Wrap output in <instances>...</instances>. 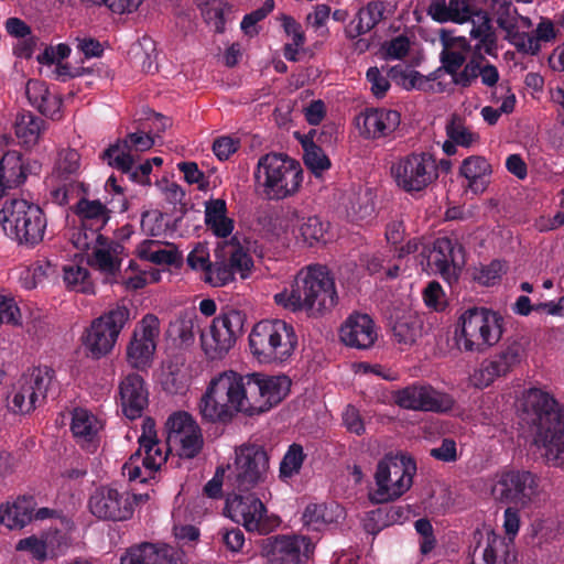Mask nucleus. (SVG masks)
Segmentation results:
<instances>
[{"mask_svg": "<svg viewBox=\"0 0 564 564\" xmlns=\"http://www.w3.org/2000/svg\"><path fill=\"white\" fill-rule=\"evenodd\" d=\"M34 501L32 498L20 497L12 503L0 506V523L9 529H21L33 519Z\"/></svg>", "mask_w": 564, "mask_h": 564, "instance_id": "31", "label": "nucleus"}, {"mask_svg": "<svg viewBox=\"0 0 564 564\" xmlns=\"http://www.w3.org/2000/svg\"><path fill=\"white\" fill-rule=\"evenodd\" d=\"M135 150L130 145L128 134L124 139L117 140L110 144L101 154V159L107 161L108 165L117 170H128L129 164H135Z\"/></svg>", "mask_w": 564, "mask_h": 564, "instance_id": "40", "label": "nucleus"}, {"mask_svg": "<svg viewBox=\"0 0 564 564\" xmlns=\"http://www.w3.org/2000/svg\"><path fill=\"white\" fill-rule=\"evenodd\" d=\"M326 230L327 228L322 220L318 217L313 216L308 217L301 224L300 236L305 243L313 246L324 241Z\"/></svg>", "mask_w": 564, "mask_h": 564, "instance_id": "51", "label": "nucleus"}, {"mask_svg": "<svg viewBox=\"0 0 564 564\" xmlns=\"http://www.w3.org/2000/svg\"><path fill=\"white\" fill-rule=\"evenodd\" d=\"M416 470L415 462L403 454L389 453L379 460L375 474L377 489L370 494L375 503L393 501L408 491Z\"/></svg>", "mask_w": 564, "mask_h": 564, "instance_id": "8", "label": "nucleus"}, {"mask_svg": "<svg viewBox=\"0 0 564 564\" xmlns=\"http://www.w3.org/2000/svg\"><path fill=\"white\" fill-rule=\"evenodd\" d=\"M159 241L144 240L139 249V257L149 260L155 264H176L181 261L182 257L176 249H158L153 247L159 246Z\"/></svg>", "mask_w": 564, "mask_h": 564, "instance_id": "44", "label": "nucleus"}, {"mask_svg": "<svg viewBox=\"0 0 564 564\" xmlns=\"http://www.w3.org/2000/svg\"><path fill=\"white\" fill-rule=\"evenodd\" d=\"M239 140L231 137H219L213 143V151L220 161H226L239 148Z\"/></svg>", "mask_w": 564, "mask_h": 564, "instance_id": "60", "label": "nucleus"}, {"mask_svg": "<svg viewBox=\"0 0 564 564\" xmlns=\"http://www.w3.org/2000/svg\"><path fill=\"white\" fill-rule=\"evenodd\" d=\"M427 264L447 281L457 279L465 265L464 247L448 237L437 238L429 252Z\"/></svg>", "mask_w": 564, "mask_h": 564, "instance_id": "22", "label": "nucleus"}, {"mask_svg": "<svg viewBox=\"0 0 564 564\" xmlns=\"http://www.w3.org/2000/svg\"><path fill=\"white\" fill-rule=\"evenodd\" d=\"M343 517L344 510L335 502L329 505L311 503L305 508L303 522L307 528L319 531L327 524L338 522Z\"/></svg>", "mask_w": 564, "mask_h": 564, "instance_id": "34", "label": "nucleus"}, {"mask_svg": "<svg viewBox=\"0 0 564 564\" xmlns=\"http://www.w3.org/2000/svg\"><path fill=\"white\" fill-rule=\"evenodd\" d=\"M491 8L498 26L511 37L518 24L517 9L510 0H492Z\"/></svg>", "mask_w": 564, "mask_h": 564, "instance_id": "43", "label": "nucleus"}, {"mask_svg": "<svg viewBox=\"0 0 564 564\" xmlns=\"http://www.w3.org/2000/svg\"><path fill=\"white\" fill-rule=\"evenodd\" d=\"M120 564H187L183 552L167 544L142 542L127 549Z\"/></svg>", "mask_w": 564, "mask_h": 564, "instance_id": "23", "label": "nucleus"}, {"mask_svg": "<svg viewBox=\"0 0 564 564\" xmlns=\"http://www.w3.org/2000/svg\"><path fill=\"white\" fill-rule=\"evenodd\" d=\"M70 241L73 246L80 251L88 250L94 242H97L98 246L107 245L106 237L99 234L98 230L90 229L84 225L73 230Z\"/></svg>", "mask_w": 564, "mask_h": 564, "instance_id": "49", "label": "nucleus"}, {"mask_svg": "<svg viewBox=\"0 0 564 564\" xmlns=\"http://www.w3.org/2000/svg\"><path fill=\"white\" fill-rule=\"evenodd\" d=\"M237 238L234 237L225 246V252L229 254V267L232 272H239L241 278H246L247 273L251 270L253 265V261L251 257L246 252L237 242Z\"/></svg>", "mask_w": 564, "mask_h": 564, "instance_id": "47", "label": "nucleus"}, {"mask_svg": "<svg viewBox=\"0 0 564 564\" xmlns=\"http://www.w3.org/2000/svg\"><path fill=\"white\" fill-rule=\"evenodd\" d=\"M341 341L351 348L368 349L377 339L373 321L367 314H352L340 327Z\"/></svg>", "mask_w": 564, "mask_h": 564, "instance_id": "26", "label": "nucleus"}, {"mask_svg": "<svg viewBox=\"0 0 564 564\" xmlns=\"http://www.w3.org/2000/svg\"><path fill=\"white\" fill-rule=\"evenodd\" d=\"M188 433L177 438L173 436L174 442L172 446H178V455L183 458H194L200 451L204 444L203 435L199 426L187 431Z\"/></svg>", "mask_w": 564, "mask_h": 564, "instance_id": "46", "label": "nucleus"}, {"mask_svg": "<svg viewBox=\"0 0 564 564\" xmlns=\"http://www.w3.org/2000/svg\"><path fill=\"white\" fill-rule=\"evenodd\" d=\"M512 43L517 46L518 51L535 55L541 50L539 39L529 33L514 32L512 35Z\"/></svg>", "mask_w": 564, "mask_h": 564, "instance_id": "61", "label": "nucleus"}, {"mask_svg": "<svg viewBox=\"0 0 564 564\" xmlns=\"http://www.w3.org/2000/svg\"><path fill=\"white\" fill-rule=\"evenodd\" d=\"M119 395L123 414L130 420L141 417L149 403L143 378L137 373L128 375L119 384Z\"/></svg>", "mask_w": 564, "mask_h": 564, "instance_id": "24", "label": "nucleus"}, {"mask_svg": "<svg viewBox=\"0 0 564 564\" xmlns=\"http://www.w3.org/2000/svg\"><path fill=\"white\" fill-rule=\"evenodd\" d=\"M387 527H389V523L383 514V509L381 508L368 512L364 520V529L367 533L372 535H376Z\"/></svg>", "mask_w": 564, "mask_h": 564, "instance_id": "62", "label": "nucleus"}, {"mask_svg": "<svg viewBox=\"0 0 564 564\" xmlns=\"http://www.w3.org/2000/svg\"><path fill=\"white\" fill-rule=\"evenodd\" d=\"M99 429V422L94 414L84 409L74 410L70 430L77 443H79L83 447H95L94 443Z\"/></svg>", "mask_w": 564, "mask_h": 564, "instance_id": "33", "label": "nucleus"}, {"mask_svg": "<svg viewBox=\"0 0 564 564\" xmlns=\"http://www.w3.org/2000/svg\"><path fill=\"white\" fill-rule=\"evenodd\" d=\"M395 185L408 194L426 189L438 177L437 165L427 152H412L398 158L390 166Z\"/></svg>", "mask_w": 564, "mask_h": 564, "instance_id": "9", "label": "nucleus"}, {"mask_svg": "<svg viewBox=\"0 0 564 564\" xmlns=\"http://www.w3.org/2000/svg\"><path fill=\"white\" fill-rule=\"evenodd\" d=\"M343 422L350 433H355L357 435H362L365 433L364 421L359 411L355 406L348 405L346 408L343 413Z\"/></svg>", "mask_w": 564, "mask_h": 564, "instance_id": "64", "label": "nucleus"}, {"mask_svg": "<svg viewBox=\"0 0 564 564\" xmlns=\"http://www.w3.org/2000/svg\"><path fill=\"white\" fill-rule=\"evenodd\" d=\"M197 426L196 422L193 417L186 412H175L167 419L165 423L166 430V444L169 449L172 448V443L174 442L173 436L177 435V438L182 435L188 433L187 431Z\"/></svg>", "mask_w": 564, "mask_h": 564, "instance_id": "48", "label": "nucleus"}, {"mask_svg": "<svg viewBox=\"0 0 564 564\" xmlns=\"http://www.w3.org/2000/svg\"><path fill=\"white\" fill-rule=\"evenodd\" d=\"M313 544L306 536L275 535L263 541L262 552L269 562L301 564L313 553Z\"/></svg>", "mask_w": 564, "mask_h": 564, "instance_id": "19", "label": "nucleus"}, {"mask_svg": "<svg viewBox=\"0 0 564 564\" xmlns=\"http://www.w3.org/2000/svg\"><path fill=\"white\" fill-rule=\"evenodd\" d=\"M254 177L268 199L280 200L297 193L303 170L286 154L268 153L259 159Z\"/></svg>", "mask_w": 564, "mask_h": 564, "instance_id": "6", "label": "nucleus"}, {"mask_svg": "<svg viewBox=\"0 0 564 564\" xmlns=\"http://www.w3.org/2000/svg\"><path fill=\"white\" fill-rule=\"evenodd\" d=\"M232 280L234 272L224 261L210 263L204 274V281L213 286H223Z\"/></svg>", "mask_w": 564, "mask_h": 564, "instance_id": "52", "label": "nucleus"}, {"mask_svg": "<svg viewBox=\"0 0 564 564\" xmlns=\"http://www.w3.org/2000/svg\"><path fill=\"white\" fill-rule=\"evenodd\" d=\"M442 67L449 75H455L456 72L463 66L466 61V56L463 52L443 47L440 56Z\"/></svg>", "mask_w": 564, "mask_h": 564, "instance_id": "57", "label": "nucleus"}, {"mask_svg": "<svg viewBox=\"0 0 564 564\" xmlns=\"http://www.w3.org/2000/svg\"><path fill=\"white\" fill-rule=\"evenodd\" d=\"M245 314L236 310L221 313L213 319L207 332L200 333L202 348L207 358H223L235 345L243 332Z\"/></svg>", "mask_w": 564, "mask_h": 564, "instance_id": "10", "label": "nucleus"}, {"mask_svg": "<svg viewBox=\"0 0 564 564\" xmlns=\"http://www.w3.org/2000/svg\"><path fill=\"white\" fill-rule=\"evenodd\" d=\"M302 147L304 150L303 161L316 176L330 167V161L321 147L306 139L302 141Z\"/></svg>", "mask_w": 564, "mask_h": 564, "instance_id": "45", "label": "nucleus"}, {"mask_svg": "<svg viewBox=\"0 0 564 564\" xmlns=\"http://www.w3.org/2000/svg\"><path fill=\"white\" fill-rule=\"evenodd\" d=\"M129 319L130 310L124 304H118L93 322L85 345L96 358L108 354Z\"/></svg>", "mask_w": 564, "mask_h": 564, "instance_id": "12", "label": "nucleus"}, {"mask_svg": "<svg viewBox=\"0 0 564 564\" xmlns=\"http://www.w3.org/2000/svg\"><path fill=\"white\" fill-rule=\"evenodd\" d=\"M225 511L238 524L249 532L268 534L271 531L267 520V508L254 494H234L226 500Z\"/></svg>", "mask_w": 564, "mask_h": 564, "instance_id": "15", "label": "nucleus"}, {"mask_svg": "<svg viewBox=\"0 0 564 564\" xmlns=\"http://www.w3.org/2000/svg\"><path fill=\"white\" fill-rule=\"evenodd\" d=\"M456 344L466 352L484 354L499 343L503 333L502 316L486 307H469L458 318Z\"/></svg>", "mask_w": 564, "mask_h": 564, "instance_id": "5", "label": "nucleus"}, {"mask_svg": "<svg viewBox=\"0 0 564 564\" xmlns=\"http://www.w3.org/2000/svg\"><path fill=\"white\" fill-rule=\"evenodd\" d=\"M446 132L448 138L459 145L469 147L474 141L473 133L463 126L456 115L452 117L451 122L446 126Z\"/></svg>", "mask_w": 564, "mask_h": 564, "instance_id": "55", "label": "nucleus"}, {"mask_svg": "<svg viewBox=\"0 0 564 564\" xmlns=\"http://www.w3.org/2000/svg\"><path fill=\"white\" fill-rule=\"evenodd\" d=\"M212 380L217 388H224V397L235 411L247 416L260 415L278 405L291 387L286 376H241L232 370L224 371Z\"/></svg>", "mask_w": 564, "mask_h": 564, "instance_id": "1", "label": "nucleus"}, {"mask_svg": "<svg viewBox=\"0 0 564 564\" xmlns=\"http://www.w3.org/2000/svg\"><path fill=\"white\" fill-rule=\"evenodd\" d=\"M63 271L64 281L68 286H79L78 290L83 293L90 291V284L88 282L89 272L87 269L79 265H66Z\"/></svg>", "mask_w": 564, "mask_h": 564, "instance_id": "53", "label": "nucleus"}, {"mask_svg": "<svg viewBox=\"0 0 564 564\" xmlns=\"http://www.w3.org/2000/svg\"><path fill=\"white\" fill-rule=\"evenodd\" d=\"M275 302L293 312L304 311L319 316L330 311L338 301L335 281L327 267L311 264L301 269L290 291L278 293Z\"/></svg>", "mask_w": 564, "mask_h": 564, "instance_id": "3", "label": "nucleus"}, {"mask_svg": "<svg viewBox=\"0 0 564 564\" xmlns=\"http://www.w3.org/2000/svg\"><path fill=\"white\" fill-rule=\"evenodd\" d=\"M511 543L505 538L488 534L486 544H478L473 553L470 564H513L516 555L511 551Z\"/></svg>", "mask_w": 564, "mask_h": 564, "instance_id": "28", "label": "nucleus"}, {"mask_svg": "<svg viewBox=\"0 0 564 564\" xmlns=\"http://www.w3.org/2000/svg\"><path fill=\"white\" fill-rule=\"evenodd\" d=\"M401 117L395 110L369 109L357 118L360 134L367 139H379L394 132Z\"/></svg>", "mask_w": 564, "mask_h": 564, "instance_id": "25", "label": "nucleus"}, {"mask_svg": "<svg viewBox=\"0 0 564 564\" xmlns=\"http://www.w3.org/2000/svg\"><path fill=\"white\" fill-rule=\"evenodd\" d=\"M178 170L184 173V178L188 184H198L199 189H206L207 183L204 182V173L199 171L195 162H181Z\"/></svg>", "mask_w": 564, "mask_h": 564, "instance_id": "63", "label": "nucleus"}, {"mask_svg": "<svg viewBox=\"0 0 564 564\" xmlns=\"http://www.w3.org/2000/svg\"><path fill=\"white\" fill-rule=\"evenodd\" d=\"M2 324L20 325L21 313L13 299L0 295V325Z\"/></svg>", "mask_w": 564, "mask_h": 564, "instance_id": "56", "label": "nucleus"}, {"mask_svg": "<svg viewBox=\"0 0 564 564\" xmlns=\"http://www.w3.org/2000/svg\"><path fill=\"white\" fill-rule=\"evenodd\" d=\"M224 395V388H217L212 380L198 405L203 420L209 423L231 422L237 412Z\"/></svg>", "mask_w": 564, "mask_h": 564, "instance_id": "27", "label": "nucleus"}, {"mask_svg": "<svg viewBox=\"0 0 564 564\" xmlns=\"http://www.w3.org/2000/svg\"><path fill=\"white\" fill-rule=\"evenodd\" d=\"M90 512L100 520L124 521L132 517L133 505L127 492L111 487H100L88 501Z\"/></svg>", "mask_w": 564, "mask_h": 564, "instance_id": "20", "label": "nucleus"}, {"mask_svg": "<svg viewBox=\"0 0 564 564\" xmlns=\"http://www.w3.org/2000/svg\"><path fill=\"white\" fill-rule=\"evenodd\" d=\"M393 401L402 409L414 411L447 412L454 405L448 394L424 384H411L395 391Z\"/></svg>", "mask_w": 564, "mask_h": 564, "instance_id": "17", "label": "nucleus"}, {"mask_svg": "<svg viewBox=\"0 0 564 564\" xmlns=\"http://www.w3.org/2000/svg\"><path fill=\"white\" fill-rule=\"evenodd\" d=\"M44 121L32 112H21L15 118L17 137L26 145L37 143Z\"/></svg>", "mask_w": 564, "mask_h": 564, "instance_id": "41", "label": "nucleus"}, {"mask_svg": "<svg viewBox=\"0 0 564 564\" xmlns=\"http://www.w3.org/2000/svg\"><path fill=\"white\" fill-rule=\"evenodd\" d=\"M79 167L80 154L76 150L65 149L58 152L51 176L56 181H67L78 173Z\"/></svg>", "mask_w": 564, "mask_h": 564, "instance_id": "42", "label": "nucleus"}, {"mask_svg": "<svg viewBox=\"0 0 564 564\" xmlns=\"http://www.w3.org/2000/svg\"><path fill=\"white\" fill-rule=\"evenodd\" d=\"M26 97L42 115L52 119L59 118L62 99L59 96L51 94L44 82L31 79L25 87Z\"/></svg>", "mask_w": 564, "mask_h": 564, "instance_id": "30", "label": "nucleus"}, {"mask_svg": "<svg viewBox=\"0 0 564 564\" xmlns=\"http://www.w3.org/2000/svg\"><path fill=\"white\" fill-rule=\"evenodd\" d=\"M145 442L122 467L123 475H127L129 480L140 479V482H147L153 479L154 474L167 459V453L162 452L159 441Z\"/></svg>", "mask_w": 564, "mask_h": 564, "instance_id": "21", "label": "nucleus"}, {"mask_svg": "<svg viewBox=\"0 0 564 564\" xmlns=\"http://www.w3.org/2000/svg\"><path fill=\"white\" fill-rule=\"evenodd\" d=\"M15 549L18 551H28L33 555V557L40 561H44L46 558V543L37 539L35 535L20 540Z\"/></svg>", "mask_w": 564, "mask_h": 564, "instance_id": "59", "label": "nucleus"}, {"mask_svg": "<svg viewBox=\"0 0 564 564\" xmlns=\"http://www.w3.org/2000/svg\"><path fill=\"white\" fill-rule=\"evenodd\" d=\"M75 213L80 217L82 225L100 231L110 219V210L100 200L82 198L76 205Z\"/></svg>", "mask_w": 564, "mask_h": 564, "instance_id": "37", "label": "nucleus"}, {"mask_svg": "<svg viewBox=\"0 0 564 564\" xmlns=\"http://www.w3.org/2000/svg\"><path fill=\"white\" fill-rule=\"evenodd\" d=\"M469 21L473 24L469 32L470 37L478 40L475 50L477 52L484 50L485 53L491 55L497 48V34L489 14L480 9Z\"/></svg>", "mask_w": 564, "mask_h": 564, "instance_id": "32", "label": "nucleus"}, {"mask_svg": "<svg viewBox=\"0 0 564 564\" xmlns=\"http://www.w3.org/2000/svg\"><path fill=\"white\" fill-rule=\"evenodd\" d=\"M205 224L218 237H228L234 229V220L227 217V205L221 198L205 203Z\"/></svg>", "mask_w": 564, "mask_h": 564, "instance_id": "35", "label": "nucleus"}, {"mask_svg": "<svg viewBox=\"0 0 564 564\" xmlns=\"http://www.w3.org/2000/svg\"><path fill=\"white\" fill-rule=\"evenodd\" d=\"M451 21L464 23L469 21L480 9H477L471 0H449Z\"/></svg>", "mask_w": 564, "mask_h": 564, "instance_id": "54", "label": "nucleus"}, {"mask_svg": "<svg viewBox=\"0 0 564 564\" xmlns=\"http://www.w3.org/2000/svg\"><path fill=\"white\" fill-rule=\"evenodd\" d=\"M525 356L522 343L514 338L507 339L499 351L482 361L478 371V384L487 387L499 377H505L518 367Z\"/></svg>", "mask_w": 564, "mask_h": 564, "instance_id": "18", "label": "nucleus"}, {"mask_svg": "<svg viewBox=\"0 0 564 564\" xmlns=\"http://www.w3.org/2000/svg\"><path fill=\"white\" fill-rule=\"evenodd\" d=\"M234 482L239 492H247L265 480L269 455L259 444H242L236 448Z\"/></svg>", "mask_w": 564, "mask_h": 564, "instance_id": "11", "label": "nucleus"}, {"mask_svg": "<svg viewBox=\"0 0 564 564\" xmlns=\"http://www.w3.org/2000/svg\"><path fill=\"white\" fill-rule=\"evenodd\" d=\"M459 172L469 181V188L477 193L485 189L484 178L489 176L492 170L484 156L473 155L463 161Z\"/></svg>", "mask_w": 564, "mask_h": 564, "instance_id": "38", "label": "nucleus"}, {"mask_svg": "<svg viewBox=\"0 0 564 564\" xmlns=\"http://www.w3.org/2000/svg\"><path fill=\"white\" fill-rule=\"evenodd\" d=\"M36 167H40L37 162H34L33 165H25L20 153L15 151L7 152L0 159V197L4 195L7 189L23 184L28 173Z\"/></svg>", "mask_w": 564, "mask_h": 564, "instance_id": "29", "label": "nucleus"}, {"mask_svg": "<svg viewBox=\"0 0 564 564\" xmlns=\"http://www.w3.org/2000/svg\"><path fill=\"white\" fill-rule=\"evenodd\" d=\"M0 224L19 246L34 247L43 241L47 220L39 205L13 198L6 200L0 209Z\"/></svg>", "mask_w": 564, "mask_h": 564, "instance_id": "7", "label": "nucleus"}, {"mask_svg": "<svg viewBox=\"0 0 564 564\" xmlns=\"http://www.w3.org/2000/svg\"><path fill=\"white\" fill-rule=\"evenodd\" d=\"M53 377L54 370L48 367L33 368L23 373L18 381L10 409L20 414L33 411L39 400L44 401L46 399Z\"/></svg>", "mask_w": 564, "mask_h": 564, "instance_id": "14", "label": "nucleus"}, {"mask_svg": "<svg viewBox=\"0 0 564 564\" xmlns=\"http://www.w3.org/2000/svg\"><path fill=\"white\" fill-rule=\"evenodd\" d=\"M423 322L421 317L413 312L403 313L399 316L393 326V336L400 344L408 346L416 343L417 338L422 336Z\"/></svg>", "mask_w": 564, "mask_h": 564, "instance_id": "39", "label": "nucleus"}, {"mask_svg": "<svg viewBox=\"0 0 564 564\" xmlns=\"http://www.w3.org/2000/svg\"><path fill=\"white\" fill-rule=\"evenodd\" d=\"M104 247L99 246V248L95 249L93 263L101 271L113 274L119 269V263L111 252Z\"/></svg>", "mask_w": 564, "mask_h": 564, "instance_id": "58", "label": "nucleus"}, {"mask_svg": "<svg viewBox=\"0 0 564 564\" xmlns=\"http://www.w3.org/2000/svg\"><path fill=\"white\" fill-rule=\"evenodd\" d=\"M159 335V318L153 314L145 315L135 327L127 347V360L132 368L145 370L152 365Z\"/></svg>", "mask_w": 564, "mask_h": 564, "instance_id": "16", "label": "nucleus"}, {"mask_svg": "<svg viewBox=\"0 0 564 564\" xmlns=\"http://www.w3.org/2000/svg\"><path fill=\"white\" fill-rule=\"evenodd\" d=\"M384 10L382 1L368 2L366 7L358 11L356 19L350 22L347 31L348 36L355 39L372 30L383 19Z\"/></svg>", "mask_w": 564, "mask_h": 564, "instance_id": "36", "label": "nucleus"}, {"mask_svg": "<svg viewBox=\"0 0 564 564\" xmlns=\"http://www.w3.org/2000/svg\"><path fill=\"white\" fill-rule=\"evenodd\" d=\"M521 421L534 431V442L554 466L564 465V408L550 393L533 388L520 404Z\"/></svg>", "mask_w": 564, "mask_h": 564, "instance_id": "2", "label": "nucleus"}, {"mask_svg": "<svg viewBox=\"0 0 564 564\" xmlns=\"http://www.w3.org/2000/svg\"><path fill=\"white\" fill-rule=\"evenodd\" d=\"M249 346L260 364L279 366L293 356L297 336L291 324L282 319H264L253 326Z\"/></svg>", "mask_w": 564, "mask_h": 564, "instance_id": "4", "label": "nucleus"}, {"mask_svg": "<svg viewBox=\"0 0 564 564\" xmlns=\"http://www.w3.org/2000/svg\"><path fill=\"white\" fill-rule=\"evenodd\" d=\"M492 494L501 502L527 508L539 496V478L528 470L505 471L495 484Z\"/></svg>", "mask_w": 564, "mask_h": 564, "instance_id": "13", "label": "nucleus"}, {"mask_svg": "<svg viewBox=\"0 0 564 564\" xmlns=\"http://www.w3.org/2000/svg\"><path fill=\"white\" fill-rule=\"evenodd\" d=\"M305 454L299 444H292L280 464V476L288 478L297 474L304 462Z\"/></svg>", "mask_w": 564, "mask_h": 564, "instance_id": "50", "label": "nucleus"}]
</instances>
